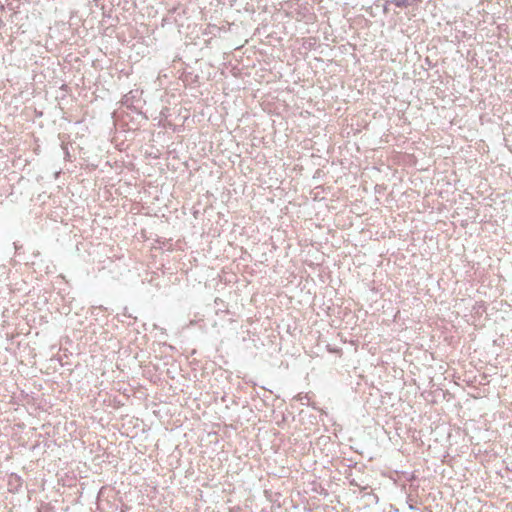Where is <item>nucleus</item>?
<instances>
[{
    "label": "nucleus",
    "instance_id": "nucleus-1",
    "mask_svg": "<svg viewBox=\"0 0 512 512\" xmlns=\"http://www.w3.org/2000/svg\"><path fill=\"white\" fill-rule=\"evenodd\" d=\"M397 7H405L408 4V0H393L392 1Z\"/></svg>",
    "mask_w": 512,
    "mask_h": 512
}]
</instances>
